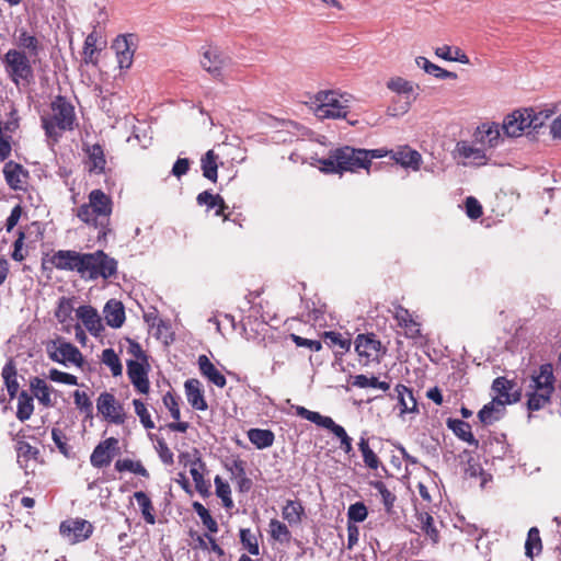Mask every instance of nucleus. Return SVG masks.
Returning <instances> with one entry per match:
<instances>
[{
  "instance_id": "obj_1",
  "label": "nucleus",
  "mask_w": 561,
  "mask_h": 561,
  "mask_svg": "<svg viewBox=\"0 0 561 561\" xmlns=\"http://www.w3.org/2000/svg\"><path fill=\"white\" fill-rule=\"evenodd\" d=\"M388 153L385 148L362 149L343 146L330 150L325 158H320L317 162L319 170L327 174L354 173L359 169L369 171L373 159L387 157Z\"/></svg>"
},
{
  "instance_id": "obj_2",
  "label": "nucleus",
  "mask_w": 561,
  "mask_h": 561,
  "mask_svg": "<svg viewBox=\"0 0 561 561\" xmlns=\"http://www.w3.org/2000/svg\"><path fill=\"white\" fill-rule=\"evenodd\" d=\"M553 366L545 363L534 368L525 379L526 407L530 412L540 411L551 403L556 391Z\"/></svg>"
},
{
  "instance_id": "obj_3",
  "label": "nucleus",
  "mask_w": 561,
  "mask_h": 561,
  "mask_svg": "<svg viewBox=\"0 0 561 561\" xmlns=\"http://www.w3.org/2000/svg\"><path fill=\"white\" fill-rule=\"evenodd\" d=\"M113 201L102 190H92L88 203L77 208V217L90 227L99 230V238H105L111 232V215Z\"/></svg>"
},
{
  "instance_id": "obj_4",
  "label": "nucleus",
  "mask_w": 561,
  "mask_h": 561,
  "mask_svg": "<svg viewBox=\"0 0 561 561\" xmlns=\"http://www.w3.org/2000/svg\"><path fill=\"white\" fill-rule=\"evenodd\" d=\"M41 121L46 136L55 140L78 126L75 106L64 95L54 98L49 105V112L43 115Z\"/></svg>"
},
{
  "instance_id": "obj_5",
  "label": "nucleus",
  "mask_w": 561,
  "mask_h": 561,
  "mask_svg": "<svg viewBox=\"0 0 561 561\" xmlns=\"http://www.w3.org/2000/svg\"><path fill=\"white\" fill-rule=\"evenodd\" d=\"M32 57L24 50L9 49L3 57V66L10 80L15 84L28 85L34 81Z\"/></svg>"
},
{
  "instance_id": "obj_6",
  "label": "nucleus",
  "mask_w": 561,
  "mask_h": 561,
  "mask_svg": "<svg viewBox=\"0 0 561 561\" xmlns=\"http://www.w3.org/2000/svg\"><path fill=\"white\" fill-rule=\"evenodd\" d=\"M117 266V261L103 250L84 253L80 276L91 280L98 278L110 279L116 276Z\"/></svg>"
},
{
  "instance_id": "obj_7",
  "label": "nucleus",
  "mask_w": 561,
  "mask_h": 561,
  "mask_svg": "<svg viewBox=\"0 0 561 561\" xmlns=\"http://www.w3.org/2000/svg\"><path fill=\"white\" fill-rule=\"evenodd\" d=\"M45 351L50 360L66 367L73 365L82 368L85 364L81 351L61 336L47 341L45 343Z\"/></svg>"
},
{
  "instance_id": "obj_8",
  "label": "nucleus",
  "mask_w": 561,
  "mask_h": 561,
  "mask_svg": "<svg viewBox=\"0 0 561 561\" xmlns=\"http://www.w3.org/2000/svg\"><path fill=\"white\" fill-rule=\"evenodd\" d=\"M348 106L334 91H320L314 96V114L320 119L345 118Z\"/></svg>"
},
{
  "instance_id": "obj_9",
  "label": "nucleus",
  "mask_w": 561,
  "mask_h": 561,
  "mask_svg": "<svg viewBox=\"0 0 561 561\" xmlns=\"http://www.w3.org/2000/svg\"><path fill=\"white\" fill-rule=\"evenodd\" d=\"M355 351L363 366L379 364L387 348L374 333L358 334L355 339Z\"/></svg>"
},
{
  "instance_id": "obj_10",
  "label": "nucleus",
  "mask_w": 561,
  "mask_h": 561,
  "mask_svg": "<svg viewBox=\"0 0 561 561\" xmlns=\"http://www.w3.org/2000/svg\"><path fill=\"white\" fill-rule=\"evenodd\" d=\"M84 253L73 250H58L43 260V268H57L81 274Z\"/></svg>"
},
{
  "instance_id": "obj_11",
  "label": "nucleus",
  "mask_w": 561,
  "mask_h": 561,
  "mask_svg": "<svg viewBox=\"0 0 561 561\" xmlns=\"http://www.w3.org/2000/svg\"><path fill=\"white\" fill-rule=\"evenodd\" d=\"M96 409L108 423L123 425L127 415L124 405L111 392H101L96 399Z\"/></svg>"
},
{
  "instance_id": "obj_12",
  "label": "nucleus",
  "mask_w": 561,
  "mask_h": 561,
  "mask_svg": "<svg viewBox=\"0 0 561 561\" xmlns=\"http://www.w3.org/2000/svg\"><path fill=\"white\" fill-rule=\"evenodd\" d=\"M121 454L119 439L108 437L101 440L90 455V463L96 469H103L111 465L113 459Z\"/></svg>"
},
{
  "instance_id": "obj_13",
  "label": "nucleus",
  "mask_w": 561,
  "mask_h": 561,
  "mask_svg": "<svg viewBox=\"0 0 561 561\" xmlns=\"http://www.w3.org/2000/svg\"><path fill=\"white\" fill-rule=\"evenodd\" d=\"M59 531L61 536L68 538L71 543H77L90 538L93 533V526L85 519L70 518L61 522Z\"/></svg>"
},
{
  "instance_id": "obj_14",
  "label": "nucleus",
  "mask_w": 561,
  "mask_h": 561,
  "mask_svg": "<svg viewBox=\"0 0 561 561\" xmlns=\"http://www.w3.org/2000/svg\"><path fill=\"white\" fill-rule=\"evenodd\" d=\"M126 365L127 375L134 388L140 393L147 394L150 390V381L148 379L149 363L129 359Z\"/></svg>"
},
{
  "instance_id": "obj_15",
  "label": "nucleus",
  "mask_w": 561,
  "mask_h": 561,
  "mask_svg": "<svg viewBox=\"0 0 561 561\" xmlns=\"http://www.w3.org/2000/svg\"><path fill=\"white\" fill-rule=\"evenodd\" d=\"M195 457L194 459L187 461L191 466L190 473L193 478L196 491L203 496L210 495V481L204 478V474L207 472V467L205 461L202 459L198 449H194Z\"/></svg>"
},
{
  "instance_id": "obj_16",
  "label": "nucleus",
  "mask_w": 561,
  "mask_h": 561,
  "mask_svg": "<svg viewBox=\"0 0 561 561\" xmlns=\"http://www.w3.org/2000/svg\"><path fill=\"white\" fill-rule=\"evenodd\" d=\"M7 184L14 191H25L28 184L30 172L20 163L12 160L3 167Z\"/></svg>"
},
{
  "instance_id": "obj_17",
  "label": "nucleus",
  "mask_w": 561,
  "mask_h": 561,
  "mask_svg": "<svg viewBox=\"0 0 561 561\" xmlns=\"http://www.w3.org/2000/svg\"><path fill=\"white\" fill-rule=\"evenodd\" d=\"M112 48L115 50L119 68H130L135 53L134 35L127 34L117 36L112 44Z\"/></svg>"
},
{
  "instance_id": "obj_18",
  "label": "nucleus",
  "mask_w": 561,
  "mask_h": 561,
  "mask_svg": "<svg viewBox=\"0 0 561 561\" xmlns=\"http://www.w3.org/2000/svg\"><path fill=\"white\" fill-rule=\"evenodd\" d=\"M492 390L497 394L495 399H502L504 405L516 403L522 398V391L516 387V382L506 377L495 378L492 383Z\"/></svg>"
},
{
  "instance_id": "obj_19",
  "label": "nucleus",
  "mask_w": 561,
  "mask_h": 561,
  "mask_svg": "<svg viewBox=\"0 0 561 561\" xmlns=\"http://www.w3.org/2000/svg\"><path fill=\"white\" fill-rule=\"evenodd\" d=\"M83 151L87 154V169L89 173L104 174L106 169V158L103 147L100 144L83 145Z\"/></svg>"
},
{
  "instance_id": "obj_20",
  "label": "nucleus",
  "mask_w": 561,
  "mask_h": 561,
  "mask_svg": "<svg viewBox=\"0 0 561 561\" xmlns=\"http://www.w3.org/2000/svg\"><path fill=\"white\" fill-rule=\"evenodd\" d=\"M388 156L403 168H410L417 171L421 168L422 156L415 149L409 146H401L397 150H388Z\"/></svg>"
},
{
  "instance_id": "obj_21",
  "label": "nucleus",
  "mask_w": 561,
  "mask_h": 561,
  "mask_svg": "<svg viewBox=\"0 0 561 561\" xmlns=\"http://www.w3.org/2000/svg\"><path fill=\"white\" fill-rule=\"evenodd\" d=\"M77 317L92 335L100 336L104 331L102 319L92 306H80L77 309Z\"/></svg>"
},
{
  "instance_id": "obj_22",
  "label": "nucleus",
  "mask_w": 561,
  "mask_h": 561,
  "mask_svg": "<svg viewBox=\"0 0 561 561\" xmlns=\"http://www.w3.org/2000/svg\"><path fill=\"white\" fill-rule=\"evenodd\" d=\"M184 389L187 402L193 409L206 411L208 409L207 401L204 397V390L198 379L191 378L184 382Z\"/></svg>"
},
{
  "instance_id": "obj_23",
  "label": "nucleus",
  "mask_w": 561,
  "mask_h": 561,
  "mask_svg": "<svg viewBox=\"0 0 561 561\" xmlns=\"http://www.w3.org/2000/svg\"><path fill=\"white\" fill-rule=\"evenodd\" d=\"M394 319L398 322V325L404 329L405 336L409 339H417L421 336L420 323L413 318L410 311L402 307H396Z\"/></svg>"
},
{
  "instance_id": "obj_24",
  "label": "nucleus",
  "mask_w": 561,
  "mask_h": 561,
  "mask_svg": "<svg viewBox=\"0 0 561 561\" xmlns=\"http://www.w3.org/2000/svg\"><path fill=\"white\" fill-rule=\"evenodd\" d=\"M456 152L460 158L474 165H484L488 162L484 149L474 147L466 140L457 142Z\"/></svg>"
},
{
  "instance_id": "obj_25",
  "label": "nucleus",
  "mask_w": 561,
  "mask_h": 561,
  "mask_svg": "<svg viewBox=\"0 0 561 561\" xmlns=\"http://www.w3.org/2000/svg\"><path fill=\"white\" fill-rule=\"evenodd\" d=\"M298 416L314 423L316 425L329 430L334 435L340 431L341 425L336 424L330 416L321 415L319 412L310 411L305 407H294Z\"/></svg>"
},
{
  "instance_id": "obj_26",
  "label": "nucleus",
  "mask_w": 561,
  "mask_h": 561,
  "mask_svg": "<svg viewBox=\"0 0 561 561\" xmlns=\"http://www.w3.org/2000/svg\"><path fill=\"white\" fill-rule=\"evenodd\" d=\"M474 139L483 147L494 148L501 141L500 126L495 123L482 124L474 133Z\"/></svg>"
},
{
  "instance_id": "obj_27",
  "label": "nucleus",
  "mask_w": 561,
  "mask_h": 561,
  "mask_svg": "<svg viewBox=\"0 0 561 561\" xmlns=\"http://www.w3.org/2000/svg\"><path fill=\"white\" fill-rule=\"evenodd\" d=\"M198 369L203 377L218 388H224L227 385V379L221 374L206 355H199L197 358Z\"/></svg>"
},
{
  "instance_id": "obj_28",
  "label": "nucleus",
  "mask_w": 561,
  "mask_h": 561,
  "mask_svg": "<svg viewBox=\"0 0 561 561\" xmlns=\"http://www.w3.org/2000/svg\"><path fill=\"white\" fill-rule=\"evenodd\" d=\"M16 45L19 50H24L27 56L33 58H37L39 53L43 50L41 41L25 28L19 30Z\"/></svg>"
},
{
  "instance_id": "obj_29",
  "label": "nucleus",
  "mask_w": 561,
  "mask_h": 561,
  "mask_svg": "<svg viewBox=\"0 0 561 561\" xmlns=\"http://www.w3.org/2000/svg\"><path fill=\"white\" fill-rule=\"evenodd\" d=\"M527 108L514 111L512 114L507 115L504 118L503 122V129L506 136L508 137H518L522 136V134L528 129L527 122H520V117L518 115H522V118H526Z\"/></svg>"
},
{
  "instance_id": "obj_30",
  "label": "nucleus",
  "mask_w": 561,
  "mask_h": 561,
  "mask_svg": "<svg viewBox=\"0 0 561 561\" xmlns=\"http://www.w3.org/2000/svg\"><path fill=\"white\" fill-rule=\"evenodd\" d=\"M202 67L215 78L221 77L224 58L217 48L208 47L201 59Z\"/></svg>"
},
{
  "instance_id": "obj_31",
  "label": "nucleus",
  "mask_w": 561,
  "mask_h": 561,
  "mask_svg": "<svg viewBox=\"0 0 561 561\" xmlns=\"http://www.w3.org/2000/svg\"><path fill=\"white\" fill-rule=\"evenodd\" d=\"M505 411V405L502 399H492L489 403L484 404L483 408L478 412L479 421L484 425H491L499 421Z\"/></svg>"
},
{
  "instance_id": "obj_32",
  "label": "nucleus",
  "mask_w": 561,
  "mask_h": 561,
  "mask_svg": "<svg viewBox=\"0 0 561 561\" xmlns=\"http://www.w3.org/2000/svg\"><path fill=\"white\" fill-rule=\"evenodd\" d=\"M104 317L107 325L114 329L121 328L125 322V309L121 301L111 299L104 307Z\"/></svg>"
},
{
  "instance_id": "obj_33",
  "label": "nucleus",
  "mask_w": 561,
  "mask_h": 561,
  "mask_svg": "<svg viewBox=\"0 0 561 561\" xmlns=\"http://www.w3.org/2000/svg\"><path fill=\"white\" fill-rule=\"evenodd\" d=\"M30 388L33 394L37 398L38 402L45 408L54 407L55 402L51 399L53 388L47 382L39 378L33 377L30 380Z\"/></svg>"
},
{
  "instance_id": "obj_34",
  "label": "nucleus",
  "mask_w": 561,
  "mask_h": 561,
  "mask_svg": "<svg viewBox=\"0 0 561 561\" xmlns=\"http://www.w3.org/2000/svg\"><path fill=\"white\" fill-rule=\"evenodd\" d=\"M446 424L459 439L474 447L479 446V440L473 436L471 425L468 422L449 417Z\"/></svg>"
},
{
  "instance_id": "obj_35",
  "label": "nucleus",
  "mask_w": 561,
  "mask_h": 561,
  "mask_svg": "<svg viewBox=\"0 0 561 561\" xmlns=\"http://www.w3.org/2000/svg\"><path fill=\"white\" fill-rule=\"evenodd\" d=\"M1 377L3 379L10 400L14 399L19 393L20 385L18 381L16 366L13 359H10L5 363L1 371Z\"/></svg>"
},
{
  "instance_id": "obj_36",
  "label": "nucleus",
  "mask_w": 561,
  "mask_h": 561,
  "mask_svg": "<svg viewBox=\"0 0 561 561\" xmlns=\"http://www.w3.org/2000/svg\"><path fill=\"white\" fill-rule=\"evenodd\" d=\"M394 390L402 414L417 412V402L413 396L412 389L400 383L397 385Z\"/></svg>"
},
{
  "instance_id": "obj_37",
  "label": "nucleus",
  "mask_w": 561,
  "mask_h": 561,
  "mask_svg": "<svg viewBox=\"0 0 561 561\" xmlns=\"http://www.w3.org/2000/svg\"><path fill=\"white\" fill-rule=\"evenodd\" d=\"M196 202L201 206H207L208 209L215 208L219 203L220 209H216L215 215L222 217L224 220H228V216L225 214V210L228 208V206L219 194L214 195L208 191H204L197 195Z\"/></svg>"
},
{
  "instance_id": "obj_38",
  "label": "nucleus",
  "mask_w": 561,
  "mask_h": 561,
  "mask_svg": "<svg viewBox=\"0 0 561 561\" xmlns=\"http://www.w3.org/2000/svg\"><path fill=\"white\" fill-rule=\"evenodd\" d=\"M114 468L117 472H130L136 476L144 477L146 479L150 478L149 471L142 465L140 460H133L130 458L117 459L115 461Z\"/></svg>"
},
{
  "instance_id": "obj_39",
  "label": "nucleus",
  "mask_w": 561,
  "mask_h": 561,
  "mask_svg": "<svg viewBox=\"0 0 561 561\" xmlns=\"http://www.w3.org/2000/svg\"><path fill=\"white\" fill-rule=\"evenodd\" d=\"M416 65L422 68L426 73L437 78V79H451L456 80L458 78L456 72L448 71L443 69L442 67L431 62L427 58L419 56L415 59Z\"/></svg>"
},
{
  "instance_id": "obj_40",
  "label": "nucleus",
  "mask_w": 561,
  "mask_h": 561,
  "mask_svg": "<svg viewBox=\"0 0 561 561\" xmlns=\"http://www.w3.org/2000/svg\"><path fill=\"white\" fill-rule=\"evenodd\" d=\"M322 340L328 347L340 354L347 352L351 347V340L348 337H344L339 332L325 331L322 334Z\"/></svg>"
},
{
  "instance_id": "obj_41",
  "label": "nucleus",
  "mask_w": 561,
  "mask_h": 561,
  "mask_svg": "<svg viewBox=\"0 0 561 561\" xmlns=\"http://www.w3.org/2000/svg\"><path fill=\"white\" fill-rule=\"evenodd\" d=\"M218 156L213 149L208 150L201 159L203 176L216 183L218 179Z\"/></svg>"
},
{
  "instance_id": "obj_42",
  "label": "nucleus",
  "mask_w": 561,
  "mask_h": 561,
  "mask_svg": "<svg viewBox=\"0 0 561 561\" xmlns=\"http://www.w3.org/2000/svg\"><path fill=\"white\" fill-rule=\"evenodd\" d=\"M16 454L18 462L22 468L26 470L28 468V461H37L39 450L36 447L30 445L27 442L20 439L16 442Z\"/></svg>"
},
{
  "instance_id": "obj_43",
  "label": "nucleus",
  "mask_w": 561,
  "mask_h": 561,
  "mask_svg": "<svg viewBox=\"0 0 561 561\" xmlns=\"http://www.w3.org/2000/svg\"><path fill=\"white\" fill-rule=\"evenodd\" d=\"M305 508L299 501L288 500L282 510V516L290 526L302 522Z\"/></svg>"
},
{
  "instance_id": "obj_44",
  "label": "nucleus",
  "mask_w": 561,
  "mask_h": 561,
  "mask_svg": "<svg viewBox=\"0 0 561 561\" xmlns=\"http://www.w3.org/2000/svg\"><path fill=\"white\" fill-rule=\"evenodd\" d=\"M134 499L136 500L141 515L145 519V522L149 525L156 524V514H154V507L152 504V501L148 496L147 493L144 491H137L134 493Z\"/></svg>"
},
{
  "instance_id": "obj_45",
  "label": "nucleus",
  "mask_w": 561,
  "mask_h": 561,
  "mask_svg": "<svg viewBox=\"0 0 561 561\" xmlns=\"http://www.w3.org/2000/svg\"><path fill=\"white\" fill-rule=\"evenodd\" d=\"M34 412V399L27 391L22 390L18 394L16 419L21 422L27 421Z\"/></svg>"
},
{
  "instance_id": "obj_46",
  "label": "nucleus",
  "mask_w": 561,
  "mask_h": 561,
  "mask_svg": "<svg viewBox=\"0 0 561 561\" xmlns=\"http://www.w3.org/2000/svg\"><path fill=\"white\" fill-rule=\"evenodd\" d=\"M248 438L256 448L264 449L273 445L275 435L271 430L251 428Z\"/></svg>"
},
{
  "instance_id": "obj_47",
  "label": "nucleus",
  "mask_w": 561,
  "mask_h": 561,
  "mask_svg": "<svg viewBox=\"0 0 561 561\" xmlns=\"http://www.w3.org/2000/svg\"><path fill=\"white\" fill-rule=\"evenodd\" d=\"M96 43H98L96 32H92L85 37L83 51H82L83 60L85 64H92L94 66L98 65L100 49L96 47Z\"/></svg>"
},
{
  "instance_id": "obj_48",
  "label": "nucleus",
  "mask_w": 561,
  "mask_h": 561,
  "mask_svg": "<svg viewBox=\"0 0 561 561\" xmlns=\"http://www.w3.org/2000/svg\"><path fill=\"white\" fill-rule=\"evenodd\" d=\"M268 533L272 539L280 543H289L291 540V533L287 525L276 518L271 519Z\"/></svg>"
},
{
  "instance_id": "obj_49",
  "label": "nucleus",
  "mask_w": 561,
  "mask_h": 561,
  "mask_svg": "<svg viewBox=\"0 0 561 561\" xmlns=\"http://www.w3.org/2000/svg\"><path fill=\"white\" fill-rule=\"evenodd\" d=\"M551 114L552 112L550 111L536 112L534 108H527L526 118H520V122H527L528 129L537 130L545 125ZM518 117H522V115H518Z\"/></svg>"
},
{
  "instance_id": "obj_50",
  "label": "nucleus",
  "mask_w": 561,
  "mask_h": 561,
  "mask_svg": "<svg viewBox=\"0 0 561 561\" xmlns=\"http://www.w3.org/2000/svg\"><path fill=\"white\" fill-rule=\"evenodd\" d=\"M358 448L362 453L364 463L371 470L378 469L380 460L376 453L369 446V439L362 436L358 442Z\"/></svg>"
},
{
  "instance_id": "obj_51",
  "label": "nucleus",
  "mask_w": 561,
  "mask_h": 561,
  "mask_svg": "<svg viewBox=\"0 0 561 561\" xmlns=\"http://www.w3.org/2000/svg\"><path fill=\"white\" fill-rule=\"evenodd\" d=\"M542 550L540 533L537 527H531L528 531L525 542V553L527 557L533 558L538 556Z\"/></svg>"
},
{
  "instance_id": "obj_52",
  "label": "nucleus",
  "mask_w": 561,
  "mask_h": 561,
  "mask_svg": "<svg viewBox=\"0 0 561 561\" xmlns=\"http://www.w3.org/2000/svg\"><path fill=\"white\" fill-rule=\"evenodd\" d=\"M101 360L106 365L114 377L121 376L123 373V365L116 352L113 348H105L102 352Z\"/></svg>"
},
{
  "instance_id": "obj_53",
  "label": "nucleus",
  "mask_w": 561,
  "mask_h": 561,
  "mask_svg": "<svg viewBox=\"0 0 561 561\" xmlns=\"http://www.w3.org/2000/svg\"><path fill=\"white\" fill-rule=\"evenodd\" d=\"M370 485L378 491L382 499V503L387 513L393 508L397 496L387 488L386 483L380 480L370 481Z\"/></svg>"
},
{
  "instance_id": "obj_54",
  "label": "nucleus",
  "mask_w": 561,
  "mask_h": 561,
  "mask_svg": "<svg viewBox=\"0 0 561 561\" xmlns=\"http://www.w3.org/2000/svg\"><path fill=\"white\" fill-rule=\"evenodd\" d=\"M216 495L222 501V504L227 508L233 506L231 499V489L228 482L224 481L220 476L215 477Z\"/></svg>"
},
{
  "instance_id": "obj_55",
  "label": "nucleus",
  "mask_w": 561,
  "mask_h": 561,
  "mask_svg": "<svg viewBox=\"0 0 561 561\" xmlns=\"http://www.w3.org/2000/svg\"><path fill=\"white\" fill-rule=\"evenodd\" d=\"M192 506L194 512L199 516L203 525L209 530V533H217L218 524L213 518L209 511L199 502H194Z\"/></svg>"
},
{
  "instance_id": "obj_56",
  "label": "nucleus",
  "mask_w": 561,
  "mask_h": 561,
  "mask_svg": "<svg viewBox=\"0 0 561 561\" xmlns=\"http://www.w3.org/2000/svg\"><path fill=\"white\" fill-rule=\"evenodd\" d=\"M422 531L436 543L439 540V533L434 525V518L428 513H421L419 515Z\"/></svg>"
},
{
  "instance_id": "obj_57",
  "label": "nucleus",
  "mask_w": 561,
  "mask_h": 561,
  "mask_svg": "<svg viewBox=\"0 0 561 561\" xmlns=\"http://www.w3.org/2000/svg\"><path fill=\"white\" fill-rule=\"evenodd\" d=\"M73 402L76 408L85 414L87 417H92L93 415V403L87 392L76 390L73 392Z\"/></svg>"
},
{
  "instance_id": "obj_58",
  "label": "nucleus",
  "mask_w": 561,
  "mask_h": 561,
  "mask_svg": "<svg viewBox=\"0 0 561 561\" xmlns=\"http://www.w3.org/2000/svg\"><path fill=\"white\" fill-rule=\"evenodd\" d=\"M133 405L135 408V413L139 417L140 423L142 424V426L146 430L154 428V422L152 421L151 415H150L146 404L141 400H139V399H134L133 400Z\"/></svg>"
},
{
  "instance_id": "obj_59",
  "label": "nucleus",
  "mask_w": 561,
  "mask_h": 561,
  "mask_svg": "<svg viewBox=\"0 0 561 561\" xmlns=\"http://www.w3.org/2000/svg\"><path fill=\"white\" fill-rule=\"evenodd\" d=\"M368 516V510L363 502H356L350 505L347 510V523H362Z\"/></svg>"
},
{
  "instance_id": "obj_60",
  "label": "nucleus",
  "mask_w": 561,
  "mask_h": 561,
  "mask_svg": "<svg viewBox=\"0 0 561 561\" xmlns=\"http://www.w3.org/2000/svg\"><path fill=\"white\" fill-rule=\"evenodd\" d=\"M240 541L244 549L249 551V553L253 556L260 554V548L257 543V539L255 535L251 533L250 529L242 528L240 529Z\"/></svg>"
},
{
  "instance_id": "obj_61",
  "label": "nucleus",
  "mask_w": 561,
  "mask_h": 561,
  "mask_svg": "<svg viewBox=\"0 0 561 561\" xmlns=\"http://www.w3.org/2000/svg\"><path fill=\"white\" fill-rule=\"evenodd\" d=\"M387 88L399 94H410L414 90L413 84L401 77L390 79L387 82Z\"/></svg>"
},
{
  "instance_id": "obj_62",
  "label": "nucleus",
  "mask_w": 561,
  "mask_h": 561,
  "mask_svg": "<svg viewBox=\"0 0 561 561\" xmlns=\"http://www.w3.org/2000/svg\"><path fill=\"white\" fill-rule=\"evenodd\" d=\"M51 438L56 444L58 450L66 457H70L71 447L68 444V438L66 434L60 430L54 427L51 430Z\"/></svg>"
},
{
  "instance_id": "obj_63",
  "label": "nucleus",
  "mask_w": 561,
  "mask_h": 561,
  "mask_svg": "<svg viewBox=\"0 0 561 561\" xmlns=\"http://www.w3.org/2000/svg\"><path fill=\"white\" fill-rule=\"evenodd\" d=\"M48 378L54 382H59V383H65V385H70V386L78 385L77 376L71 375L69 373L58 370L56 368H51L48 371Z\"/></svg>"
},
{
  "instance_id": "obj_64",
  "label": "nucleus",
  "mask_w": 561,
  "mask_h": 561,
  "mask_svg": "<svg viewBox=\"0 0 561 561\" xmlns=\"http://www.w3.org/2000/svg\"><path fill=\"white\" fill-rule=\"evenodd\" d=\"M73 310L72 302L69 298L61 297L58 301V306L56 309V318L60 322H65L68 318H70L71 312Z\"/></svg>"
}]
</instances>
